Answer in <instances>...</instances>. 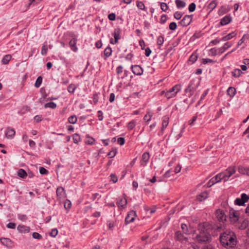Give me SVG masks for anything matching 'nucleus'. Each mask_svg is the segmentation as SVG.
Instances as JSON below:
<instances>
[{"label":"nucleus","mask_w":249,"mask_h":249,"mask_svg":"<svg viewBox=\"0 0 249 249\" xmlns=\"http://www.w3.org/2000/svg\"><path fill=\"white\" fill-rule=\"evenodd\" d=\"M15 131L13 128L8 127L5 131V137L8 139H12L15 135Z\"/></svg>","instance_id":"9"},{"label":"nucleus","mask_w":249,"mask_h":249,"mask_svg":"<svg viewBox=\"0 0 249 249\" xmlns=\"http://www.w3.org/2000/svg\"><path fill=\"white\" fill-rule=\"evenodd\" d=\"M169 118L168 117H164L162 120L161 131H163L164 128H166L168 124Z\"/></svg>","instance_id":"25"},{"label":"nucleus","mask_w":249,"mask_h":249,"mask_svg":"<svg viewBox=\"0 0 249 249\" xmlns=\"http://www.w3.org/2000/svg\"><path fill=\"white\" fill-rule=\"evenodd\" d=\"M65 194V190L62 187H58L56 189V195L58 198H61V197Z\"/></svg>","instance_id":"16"},{"label":"nucleus","mask_w":249,"mask_h":249,"mask_svg":"<svg viewBox=\"0 0 249 249\" xmlns=\"http://www.w3.org/2000/svg\"><path fill=\"white\" fill-rule=\"evenodd\" d=\"M71 202L67 199L65 202V203H64V207L66 209H69L71 207Z\"/></svg>","instance_id":"45"},{"label":"nucleus","mask_w":249,"mask_h":249,"mask_svg":"<svg viewBox=\"0 0 249 249\" xmlns=\"http://www.w3.org/2000/svg\"><path fill=\"white\" fill-rule=\"evenodd\" d=\"M48 51V47L46 45H43L42 47L41 53L42 55H45L47 53Z\"/></svg>","instance_id":"46"},{"label":"nucleus","mask_w":249,"mask_h":249,"mask_svg":"<svg viewBox=\"0 0 249 249\" xmlns=\"http://www.w3.org/2000/svg\"><path fill=\"white\" fill-rule=\"evenodd\" d=\"M116 15L114 13H111L108 15V18L110 20L114 21L115 19Z\"/></svg>","instance_id":"62"},{"label":"nucleus","mask_w":249,"mask_h":249,"mask_svg":"<svg viewBox=\"0 0 249 249\" xmlns=\"http://www.w3.org/2000/svg\"><path fill=\"white\" fill-rule=\"evenodd\" d=\"M208 194L206 192H203L197 196V200L199 201H202L208 197Z\"/></svg>","instance_id":"15"},{"label":"nucleus","mask_w":249,"mask_h":249,"mask_svg":"<svg viewBox=\"0 0 249 249\" xmlns=\"http://www.w3.org/2000/svg\"><path fill=\"white\" fill-rule=\"evenodd\" d=\"M217 54V51L215 48H212L210 50L209 54L212 56H215Z\"/></svg>","instance_id":"49"},{"label":"nucleus","mask_w":249,"mask_h":249,"mask_svg":"<svg viewBox=\"0 0 249 249\" xmlns=\"http://www.w3.org/2000/svg\"><path fill=\"white\" fill-rule=\"evenodd\" d=\"M245 37H247V39H248L249 38V36L248 35H244L242 38L238 41L237 44V46H240L244 41L245 40Z\"/></svg>","instance_id":"47"},{"label":"nucleus","mask_w":249,"mask_h":249,"mask_svg":"<svg viewBox=\"0 0 249 249\" xmlns=\"http://www.w3.org/2000/svg\"><path fill=\"white\" fill-rule=\"evenodd\" d=\"M192 21V17L191 15L185 16L179 22V24L183 27L188 26Z\"/></svg>","instance_id":"6"},{"label":"nucleus","mask_w":249,"mask_h":249,"mask_svg":"<svg viewBox=\"0 0 249 249\" xmlns=\"http://www.w3.org/2000/svg\"><path fill=\"white\" fill-rule=\"evenodd\" d=\"M110 177H111V180L114 183H116L118 181V178H117V176L115 175H114L113 174H112L110 175Z\"/></svg>","instance_id":"63"},{"label":"nucleus","mask_w":249,"mask_h":249,"mask_svg":"<svg viewBox=\"0 0 249 249\" xmlns=\"http://www.w3.org/2000/svg\"><path fill=\"white\" fill-rule=\"evenodd\" d=\"M77 117L75 115H72L68 118L69 123L74 124L77 122Z\"/></svg>","instance_id":"30"},{"label":"nucleus","mask_w":249,"mask_h":249,"mask_svg":"<svg viewBox=\"0 0 249 249\" xmlns=\"http://www.w3.org/2000/svg\"><path fill=\"white\" fill-rule=\"evenodd\" d=\"M181 229L182 231H183L184 233L186 234H190V232L189 231V230L187 228V226L185 224H182L181 226Z\"/></svg>","instance_id":"35"},{"label":"nucleus","mask_w":249,"mask_h":249,"mask_svg":"<svg viewBox=\"0 0 249 249\" xmlns=\"http://www.w3.org/2000/svg\"><path fill=\"white\" fill-rule=\"evenodd\" d=\"M132 72L136 75H141L142 74L143 70L139 65H135L131 66Z\"/></svg>","instance_id":"10"},{"label":"nucleus","mask_w":249,"mask_h":249,"mask_svg":"<svg viewBox=\"0 0 249 249\" xmlns=\"http://www.w3.org/2000/svg\"><path fill=\"white\" fill-rule=\"evenodd\" d=\"M197 56L196 55L192 54L189 58V60L191 61L193 63L195 62L197 60Z\"/></svg>","instance_id":"57"},{"label":"nucleus","mask_w":249,"mask_h":249,"mask_svg":"<svg viewBox=\"0 0 249 249\" xmlns=\"http://www.w3.org/2000/svg\"><path fill=\"white\" fill-rule=\"evenodd\" d=\"M136 216V212L131 211L128 213L125 219V224H127L130 222H133L135 219V217Z\"/></svg>","instance_id":"7"},{"label":"nucleus","mask_w":249,"mask_h":249,"mask_svg":"<svg viewBox=\"0 0 249 249\" xmlns=\"http://www.w3.org/2000/svg\"><path fill=\"white\" fill-rule=\"evenodd\" d=\"M107 223H108V229L110 230H112L113 228H114V226H115V222H114V221H108L107 222Z\"/></svg>","instance_id":"51"},{"label":"nucleus","mask_w":249,"mask_h":249,"mask_svg":"<svg viewBox=\"0 0 249 249\" xmlns=\"http://www.w3.org/2000/svg\"><path fill=\"white\" fill-rule=\"evenodd\" d=\"M121 30L119 28H117L115 29L113 32V36L114 37V41L113 38H111L110 39V43L112 44H116L118 42V40L120 39L121 36Z\"/></svg>","instance_id":"5"},{"label":"nucleus","mask_w":249,"mask_h":249,"mask_svg":"<svg viewBox=\"0 0 249 249\" xmlns=\"http://www.w3.org/2000/svg\"><path fill=\"white\" fill-rule=\"evenodd\" d=\"M119 207H124L127 204L126 199L124 197L121 198L117 202Z\"/></svg>","instance_id":"20"},{"label":"nucleus","mask_w":249,"mask_h":249,"mask_svg":"<svg viewBox=\"0 0 249 249\" xmlns=\"http://www.w3.org/2000/svg\"><path fill=\"white\" fill-rule=\"evenodd\" d=\"M136 125V122L134 121H130L127 124V128L129 130L133 129Z\"/></svg>","instance_id":"36"},{"label":"nucleus","mask_w":249,"mask_h":249,"mask_svg":"<svg viewBox=\"0 0 249 249\" xmlns=\"http://www.w3.org/2000/svg\"><path fill=\"white\" fill-rule=\"evenodd\" d=\"M149 158V153L148 152H144L142 155V162L141 163V165L143 166H145V164L148 161Z\"/></svg>","instance_id":"12"},{"label":"nucleus","mask_w":249,"mask_h":249,"mask_svg":"<svg viewBox=\"0 0 249 249\" xmlns=\"http://www.w3.org/2000/svg\"><path fill=\"white\" fill-rule=\"evenodd\" d=\"M241 199L244 202V203L247 202L249 200V196L246 195V194H243L241 195Z\"/></svg>","instance_id":"38"},{"label":"nucleus","mask_w":249,"mask_h":249,"mask_svg":"<svg viewBox=\"0 0 249 249\" xmlns=\"http://www.w3.org/2000/svg\"><path fill=\"white\" fill-rule=\"evenodd\" d=\"M228 12L227 8L225 6H222L220 9L219 10V14H224Z\"/></svg>","instance_id":"48"},{"label":"nucleus","mask_w":249,"mask_h":249,"mask_svg":"<svg viewBox=\"0 0 249 249\" xmlns=\"http://www.w3.org/2000/svg\"><path fill=\"white\" fill-rule=\"evenodd\" d=\"M231 44L229 42L225 43L224 46L218 49V53H224L228 48L231 46Z\"/></svg>","instance_id":"19"},{"label":"nucleus","mask_w":249,"mask_h":249,"mask_svg":"<svg viewBox=\"0 0 249 249\" xmlns=\"http://www.w3.org/2000/svg\"><path fill=\"white\" fill-rule=\"evenodd\" d=\"M234 203L236 205L238 206H243L245 205L241 198H236L234 201Z\"/></svg>","instance_id":"39"},{"label":"nucleus","mask_w":249,"mask_h":249,"mask_svg":"<svg viewBox=\"0 0 249 249\" xmlns=\"http://www.w3.org/2000/svg\"><path fill=\"white\" fill-rule=\"evenodd\" d=\"M231 20V17L230 15L226 16L223 18L220 21V24L222 26L229 23Z\"/></svg>","instance_id":"13"},{"label":"nucleus","mask_w":249,"mask_h":249,"mask_svg":"<svg viewBox=\"0 0 249 249\" xmlns=\"http://www.w3.org/2000/svg\"><path fill=\"white\" fill-rule=\"evenodd\" d=\"M76 39L75 38L71 39L69 42V45L71 48V50H72L74 52H76L77 50V48L76 47Z\"/></svg>","instance_id":"18"},{"label":"nucleus","mask_w":249,"mask_h":249,"mask_svg":"<svg viewBox=\"0 0 249 249\" xmlns=\"http://www.w3.org/2000/svg\"><path fill=\"white\" fill-rule=\"evenodd\" d=\"M249 225V221L247 219H244L243 222L241 223V225L239 226V228L240 229L244 230Z\"/></svg>","instance_id":"28"},{"label":"nucleus","mask_w":249,"mask_h":249,"mask_svg":"<svg viewBox=\"0 0 249 249\" xmlns=\"http://www.w3.org/2000/svg\"><path fill=\"white\" fill-rule=\"evenodd\" d=\"M118 143L121 145H123L124 143L125 140L123 137H120L117 140Z\"/></svg>","instance_id":"61"},{"label":"nucleus","mask_w":249,"mask_h":249,"mask_svg":"<svg viewBox=\"0 0 249 249\" xmlns=\"http://www.w3.org/2000/svg\"><path fill=\"white\" fill-rule=\"evenodd\" d=\"M175 235L177 239L180 241H183L187 239V238L184 237V235L180 231H176Z\"/></svg>","instance_id":"17"},{"label":"nucleus","mask_w":249,"mask_h":249,"mask_svg":"<svg viewBox=\"0 0 249 249\" xmlns=\"http://www.w3.org/2000/svg\"><path fill=\"white\" fill-rule=\"evenodd\" d=\"M18 229L21 232H24L25 231H29V227H26L24 225H18Z\"/></svg>","instance_id":"32"},{"label":"nucleus","mask_w":249,"mask_h":249,"mask_svg":"<svg viewBox=\"0 0 249 249\" xmlns=\"http://www.w3.org/2000/svg\"><path fill=\"white\" fill-rule=\"evenodd\" d=\"M11 57L12 56L10 54H7L5 55L2 60V63L4 64H7L11 59Z\"/></svg>","instance_id":"27"},{"label":"nucleus","mask_w":249,"mask_h":249,"mask_svg":"<svg viewBox=\"0 0 249 249\" xmlns=\"http://www.w3.org/2000/svg\"><path fill=\"white\" fill-rule=\"evenodd\" d=\"M196 4L195 3H191L189 6V10L190 12H192L196 9Z\"/></svg>","instance_id":"54"},{"label":"nucleus","mask_w":249,"mask_h":249,"mask_svg":"<svg viewBox=\"0 0 249 249\" xmlns=\"http://www.w3.org/2000/svg\"><path fill=\"white\" fill-rule=\"evenodd\" d=\"M216 218L218 221L223 222L226 220L225 213L221 210L218 209L216 212Z\"/></svg>","instance_id":"8"},{"label":"nucleus","mask_w":249,"mask_h":249,"mask_svg":"<svg viewBox=\"0 0 249 249\" xmlns=\"http://www.w3.org/2000/svg\"><path fill=\"white\" fill-rule=\"evenodd\" d=\"M174 17L176 19H179L182 17V14L180 12L178 11L174 14Z\"/></svg>","instance_id":"60"},{"label":"nucleus","mask_w":249,"mask_h":249,"mask_svg":"<svg viewBox=\"0 0 249 249\" xmlns=\"http://www.w3.org/2000/svg\"><path fill=\"white\" fill-rule=\"evenodd\" d=\"M160 7L162 11H166L168 8V6L166 3L162 2L160 4Z\"/></svg>","instance_id":"56"},{"label":"nucleus","mask_w":249,"mask_h":249,"mask_svg":"<svg viewBox=\"0 0 249 249\" xmlns=\"http://www.w3.org/2000/svg\"><path fill=\"white\" fill-rule=\"evenodd\" d=\"M176 4L178 8H183L186 5V3L181 0H176Z\"/></svg>","instance_id":"26"},{"label":"nucleus","mask_w":249,"mask_h":249,"mask_svg":"<svg viewBox=\"0 0 249 249\" xmlns=\"http://www.w3.org/2000/svg\"><path fill=\"white\" fill-rule=\"evenodd\" d=\"M42 78L41 76H39L37 77L36 82L35 84V86L36 88H39L42 83Z\"/></svg>","instance_id":"33"},{"label":"nucleus","mask_w":249,"mask_h":249,"mask_svg":"<svg viewBox=\"0 0 249 249\" xmlns=\"http://www.w3.org/2000/svg\"><path fill=\"white\" fill-rule=\"evenodd\" d=\"M237 35V34L234 32L231 33H230L228 35H227V36L223 37L222 38H221V40L222 41H227V40H228L231 38H232V37H233L234 36H236Z\"/></svg>","instance_id":"22"},{"label":"nucleus","mask_w":249,"mask_h":249,"mask_svg":"<svg viewBox=\"0 0 249 249\" xmlns=\"http://www.w3.org/2000/svg\"><path fill=\"white\" fill-rule=\"evenodd\" d=\"M164 42V37L162 36H160L157 39V44L159 46H161L163 44Z\"/></svg>","instance_id":"42"},{"label":"nucleus","mask_w":249,"mask_h":249,"mask_svg":"<svg viewBox=\"0 0 249 249\" xmlns=\"http://www.w3.org/2000/svg\"><path fill=\"white\" fill-rule=\"evenodd\" d=\"M137 6L141 10H144L145 9V5L142 1H137Z\"/></svg>","instance_id":"44"},{"label":"nucleus","mask_w":249,"mask_h":249,"mask_svg":"<svg viewBox=\"0 0 249 249\" xmlns=\"http://www.w3.org/2000/svg\"><path fill=\"white\" fill-rule=\"evenodd\" d=\"M116 153H117L116 149H113L107 154V156H108L109 158H113L116 155Z\"/></svg>","instance_id":"41"},{"label":"nucleus","mask_w":249,"mask_h":249,"mask_svg":"<svg viewBox=\"0 0 249 249\" xmlns=\"http://www.w3.org/2000/svg\"><path fill=\"white\" fill-rule=\"evenodd\" d=\"M197 116L195 115L193 116L192 119L190 120L188 122L189 124L190 125H193L194 124V123L196 120Z\"/></svg>","instance_id":"59"},{"label":"nucleus","mask_w":249,"mask_h":249,"mask_svg":"<svg viewBox=\"0 0 249 249\" xmlns=\"http://www.w3.org/2000/svg\"><path fill=\"white\" fill-rule=\"evenodd\" d=\"M198 229L200 230L199 233L196 236V240L197 243L200 244H209L212 240L211 234L205 230L204 224H199Z\"/></svg>","instance_id":"2"},{"label":"nucleus","mask_w":249,"mask_h":249,"mask_svg":"<svg viewBox=\"0 0 249 249\" xmlns=\"http://www.w3.org/2000/svg\"><path fill=\"white\" fill-rule=\"evenodd\" d=\"M236 92L235 88L232 87H230L227 90V94L231 97H233Z\"/></svg>","instance_id":"21"},{"label":"nucleus","mask_w":249,"mask_h":249,"mask_svg":"<svg viewBox=\"0 0 249 249\" xmlns=\"http://www.w3.org/2000/svg\"><path fill=\"white\" fill-rule=\"evenodd\" d=\"M181 89V85L179 84L176 85L172 87L169 90L165 92V91H162L161 92V95L164 94L165 96L167 99H170L176 96L177 93Z\"/></svg>","instance_id":"3"},{"label":"nucleus","mask_w":249,"mask_h":249,"mask_svg":"<svg viewBox=\"0 0 249 249\" xmlns=\"http://www.w3.org/2000/svg\"><path fill=\"white\" fill-rule=\"evenodd\" d=\"M75 89V87L72 84L70 85L68 87V90L69 92L73 93Z\"/></svg>","instance_id":"53"},{"label":"nucleus","mask_w":249,"mask_h":249,"mask_svg":"<svg viewBox=\"0 0 249 249\" xmlns=\"http://www.w3.org/2000/svg\"><path fill=\"white\" fill-rule=\"evenodd\" d=\"M32 236L34 239H41L42 238V236L39 233L36 232H33Z\"/></svg>","instance_id":"50"},{"label":"nucleus","mask_w":249,"mask_h":249,"mask_svg":"<svg viewBox=\"0 0 249 249\" xmlns=\"http://www.w3.org/2000/svg\"><path fill=\"white\" fill-rule=\"evenodd\" d=\"M219 239L222 246L226 248H233L236 244V235L230 230H227L222 233Z\"/></svg>","instance_id":"1"},{"label":"nucleus","mask_w":249,"mask_h":249,"mask_svg":"<svg viewBox=\"0 0 249 249\" xmlns=\"http://www.w3.org/2000/svg\"><path fill=\"white\" fill-rule=\"evenodd\" d=\"M112 53L111 48L110 47H107L104 51V54L107 57H109Z\"/></svg>","instance_id":"34"},{"label":"nucleus","mask_w":249,"mask_h":249,"mask_svg":"<svg viewBox=\"0 0 249 249\" xmlns=\"http://www.w3.org/2000/svg\"><path fill=\"white\" fill-rule=\"evenodd\" d=\"M241 73H242V71L240 69H236L232 71V75L235 77H238Z\"/></svg>","instance_id":"31"},{"label":"nucleus","mask_w":249,"mask_h":249,"mask_svg":"<svg viewBox=\"0 0 249 249\" xmlns=\"http://www.w3.org/2000/svg\"><path fill=\"white\" fill-rule=\"evenodd\" d=\"M152 115L151 114H150L149 112H148L145 116H144V120L148 122L150 121L152 118Z\"/></svg>","instance_id":"43"},{"label":"nucleus","mask_w":249,"mask_h":249,"mask_svg":"<svg viewBox=\"0 0 249 249\" xmlns=\"http://www.w3.org/2000/svg\"><path fill=\"white\" fill-rule=\"evenodd\" d=\"M45 108L50 107L54 109L56 107V104L54 102H49L44 105Z\"/></svg>","instance_id":"29"},{"label":"nucleus","mask_w":249,"mask_h":249,"mask_svg":"<svg viewBox=\"0 0 249 249\" xmlns=\"http://www.w3.org/2000/svg\"><path fill=\"white\" fill-rule=\"evenodd\" d=\"M216 182H218V181L217 180H215V178H213L207 183V186L208 187H211L212 185H213L214 184H215Z\"/></svg>","instance_id":"40"},{"label":"nucleus","mask_w":249,"mask_h":249,"mask_svg":"<svg viewBox=\"0 0 249 249\" xmlns=\"http://www.w3.org/2000/svg\"><path fill=\"white\" fill-rule=\"evenodd\" d=\"M230 218L232 219L234 222H236L238 220L239 214L237 211L230 210Z\"/></svg>","instance_id":"11"},{"label":"nucleus","mask_w":249,"mask_h":249,"mask_svg":"<svg viewBox=\"0 0 249 249\" xmlns=\"http://www.w3.org/2000/svg\"><path fill=\"white\" fill-rule=\"evenodd\" d=\"M39 173L42 175H46L48 173V171L45 168L40 167L39 168Z\"/></svg>","instance_id":"55"},{"label":"nucleus","mask_w":249,"mask_h":249,"mask_svg":"<svg viewBox=\"0 0 249 249\" xmlns=\"http://www.w3.org/2000/svg\"><path fill=\"white\" fill-rule=\"evenodd\" d=\"M177 24L174 22H171L169 26L170 30L172 31L175 30L177 28Z\"/></svg>","instance_id":"52"},{"label":"nucleus","mask_w":249,"mask_h":249,"mask_svg":"<svg viewBox=\"0 0 249 249\" xmlns=\"http://www.w3.org/2000/svg\"><path fill=\"white\" fill-rule=\"evenodd\" d=\"M213 63L214 62V61H213L212 59H208V58H206V59H203L202 60V63L204 64H206L208 63Z\"/></svg>","instance_id":"64"},{"label":"nucleus","mask_w":249,"mask_h":249,"mask_svg":"<svg viewBox=\"0 0 249 249\" xmlns=\"http://www.w3.org/2000/svg\"><path fill=\"white\" fill-rule=\"evenodd\" d=\"M73 142L75 143H78V142L80 141V137L78 134H74L73 135Z\"/></svg>","instance_id":"37"},{"label":"nucleus","mask_w":249,"mask_h":249,"mask_svg":"<svg viewBox=\"0 0 249 249\" xmlns=\"http://www.w3.org/2000/svg\"><path fill=\"white\" fill-rule=\"evenodd\" d=\"M0 241L1 243L4 246L7 247H10L12 246V241L9 238H1L0 239Z\"/></svg>","instance_id":"14"},{"label":"nucleus","mask_w":249,"mask_h":249,"mask_svg":"<svg viewBox=\"0 0 249 249\" xmlns=\"http://www.w3.org/2000/svg\"><path fill=\"white\" fill-rule=\"evenodd\" d=\"M236 172L235 168L234 166L229 167L224 172L220 173V176H221L222 179L224 181L228 180L229 178L234 174Z\"/></svg>","instance_id":"4"},{"label":"nucleus","mask_w":249,"mask_h":249,"mask_svg":"<svg viewBox=\"0 0 249 249\" xmlns=\"http://www.w3.org/2000/svg\"><path fill=\"white\" fill-rule=\"evenodd\" d=\"M217 2L215 0L212 1L208 5V8L210 9V12L212 11L217 6Z\"/></svg>","instance_id":"24"},{"label":"nucleus","mask_w":249,"mask_h":249,"mask_svg":"<svg viewBox=\"0 0 249 249\" xmlns=\"http://www.w3.org/2000/svg\"><path fill=\"white\" fill-rule=\"evenodd\" d=\"M18 175L21 178H25L28 176V174L24 169H20L18 172Z\"/></svg>","instance_id":"23"},{"label":"nucleus","mask_w":249,"mask_h":249,"mask_svg":"<svg viewBox=\"0 0 249 249\" xmlns=\"http://www.w3.org/2000/svg\"><path fill=\"white\" fill-rule=\"evenodd\" d=\"M58 233V231L57 229H53L50 233V235L52 237H55Z\"/></svg>","instance_id":"58"}]
</instances>
